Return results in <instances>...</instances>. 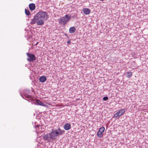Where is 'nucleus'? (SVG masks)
<instances>
[{"label": "nucleus", "mask_w": 148, "mask_h": 148, "mask_svg": "<svg viewBox=\"0 0 148 148\" xmlns=\"http://www.w3.org/2000/svg\"><path fill=\"white\" fill-rule=\"evenodd\" d=\"M48 15L46 12L40 11L34 16L33 18L31 20L30 23L34 24L36 23L37 25H42L44 24L43 20L45 18H47Z\"/></svg>", "instance_id": "obj_1"}, {"label": "nucleus", "mask_w": 148, "mask_h": 148, "mask_svg": "<svg viewBox=\"0 0 148 148\" xmlns=\"http://www.w3.org/2000/svg\"><path fill=\"white\" fill-rule=\"evenodd\" d=\"M71 16L67 14L65 15L64 16L60 18L59 20V23L62 25H65L70 19Z\"/></svg>", "instance_id": "obj_2"}, {"label": "nucleus", "mask_w": 148, "mask_h": 148, "mask_svg": "<svg viewBox=\"0 0 148 148\" xmlns=\"http://www.w3.org/2000/svg\"><path fill=\"white\" fill-rule=\"evenodd\" d=\"M26 55L28 57L27 60L28 62H33L34 61L36 60V57L34 54L29 53H27Z\"/></svg>", "instance_id": "obj_3"}, {"label": "nucleus", "mask_w": 148, "mask_h": 148, "mask_svg": "<svg viewBox=\"0 0 148 148\" xmlns=\"http://www.w3.org/2000/svg\"><path fill=\"white\" fill-rule=\"evenodd\" d=\"M125 112L124 109H122L118 111L114 115V117L118 118L119 116L122 115Z\"/></svg>", "instance_id": "obj_4"}, {"label": "nucleus", "mask_w": 148, "mask_h": 148, "mask_svg": "<svg viewBox=\"0 0 148 148\" xmlns=\"http://www.w3.org/2000/svg\"><path fill=\"white\" fill-rule=\"evenodd\" d=\"M105 129L104 127H102L99 128L97 134V136L99 138H101L102 137V133L104 132Z\"/></svg>", "instance_id": "obj_5"}, {"label": "nucleus", "mask_w": 148, "mask_h": 148, "mask_svg": "<svg viewBox=\"0 0 148 148\" xmlns=\"http://www.w3.org/2000/svg\"><path fill=\"white\" fill-rule=\"evenodd\" d=\"M54 132V130H52V132L51 133H49V137L50 138L53 139L56 138V136L55 134V133Z\"/></svg>", "instance_id": "obj_6"}, {"label": "nucleus", "mask_w": 148, "mask_h": 148, "mask_svg": "<svg viewBox=\"0 0 148 148\" xmlns=\"http://www.w3.org/2000/svg\"><path fill=\"white\" fill-rule=\"evenodd\" d=\"M82 11L86 15L89 14L90 13V10L88 8H84L82 10Z\"/></svg>", "instance_id": "obj_7"}, {"label": "nucleus", "mask_w": 148, "mask_h": 148, "mask_svg": "<svg viewBox=\"0 0 148 148\" xmlns=\"http://www.w3.org/2000/svg\"><path fill=\"white\" fill-rule=\"evenodd\" d=\"M29 7L30 9L32 11L35 10L36 8L35 5L33 3H30L29 5Z\"/></svg>", "instance_id": "obj_8"}, {"label": "nucleus", "mask_w": 148, "mask_h": 148, "mask_svg": "<svg viewBox=\"0 0 148 148\" xmlns=\"http://www.w3.org/2000/svg\"><path fill=\"white\" fill-rule=\"evenodd\" d=\"M47 80V78L45 76H41L39 79V81L42 83H43Z\"/></svg>", "instance_id": "obj_9"}, {"label": "nucleus", "mask_w": 148, "mask_h": 148, "mask_svg": "<svg viewBox=\"0 0 148 148\" xmlns=\"http://www.w3.org/2000/svg\"><path fill=\"white\" fill-rule=\"evenodd\" d=\"M71 125L70 124L67 123L65 124L64 128L66 130H68L71 128Z\"/></svg>", "instance_id": "obj_10"}, {"label": "nucleus", "mask_w": 148, "mask_h": 148, "mask_svg": "<svg viewBox=\"0 0 148 148\" xmlns=\"http://www.w3.org/2000/svg\"><path fill=\"white\" fill-rule=\"evenodd\" d=\"M69 32L71 34L74 33L76 31V29L74 27H71L69 29Z\"/></svg>", "instance_id": "obj_11"}, {"label": "nucleus", "mask_w": 148, "mask_h": 148, "mask_svg": "<svg viewBox=\"0 0 148 148\" xmlns=\"http://www.w3.org/2000/svg\"><path fill=\"white\" fill-rule=\"evenodd\" d=\"M36 103H37L38 105H40V106H47V105L46 104H44L42 103V102L41 101H40L39 100H37L36 101Z\"/></svg>", "instance_id": "obj_12"}, {"label": "nucleus", "mask_w": 148, "mask_h": 148, "mask_svg": "<svg viewBox=\"0 0 148 148\" xmlns=\"http://www.w3.org/2000/svg\"><path fill=\"white\" fill-rule=\"evenodd\" d=\"M49 137V135L48 134L44 136L43 139L45 140H47Z\"/></svg>", "instance_id": "obj_13"}, {"label": "nucleus", "mask_w": 148, "mask_h": 148, "mask_svg": "<svg viewBox=\"0 0 148 148\" xmlns=\"http://www.w3.org/2000/svg\"><path fill=\"white\" fill-rule=\"evenodd\" d=\"M54 132L55 133V134H56V136H58L59 135L58 131L57 130H54Z\"/></svg>", "instance_id": "obj_14"}, {"label": "nucleus", "mask_w": 148, "mask_h": 148, "mask_svg": "<svg viewBox=\"0 0 148 148\" xmlns=\"http://www.w3.org/2000/svg\"><path fill=\"white\" fill-rule=\"evenodd\" d=\"M58 132L59 135H62L64 132V131H62L61 130L60 128L58 129Z\"/></svg>", "instance_id": "obj_15"}, {"label": "nucleus", "mask_w": 148, "mask_h": 148, "mask_svg": "<svg viewBox=\"0 0 148 148\" xmlns=\"http://www.w3.org/2000/svg\"><path fill=\"white\" fill-rule=\"evenodd\" d=\"M25 14L27 15H28L30 14V12L29 11L26 9H25Z\"/></svg>", "instance_id": "obj_16"}, {"label": "nucleus", "mask_w": 148, "mask_h": 148, "mask_svg": "<svg viewBox=\"0 0 148 148\" xmlns=\"http://www.w3.org/2000/svg\"><path fill=\"white\" fill-rule=\"evenodd\" d=\"M108 99V97H105L103 98V100L104 101L107 100Z\"/></svg>", "instance_id": "obj_17"}, {"label": "nucleus", "mask_w": 148, "mask_h": 148, "mask_svg": "<svg viewBox=\"0 0 148 148\" xmlns=\"http://www.w3.org/2000/svg\"><path fill=\"white\" fill-rule=\"evenodd\" d=\"M67 43L69 44H70L71 43V41L70 40L68 41L67 42Z\"/></svg>", "instance_id": "obj_18"}, {"label": "nucleus", "mask_w": 148, "mask_h": 148, "mask_svg": "<svg viewBox=\"0 0 148 148\" xmlns=\"http://www.w3.org/2000/svg\"><path fill=\"white\" fill-rule=\"evenodd\" d=\"M132 75V73L130 72V77Z\"/></svg>", "instance_id": "obj_19"}, {"label": "nucleus", "mask_w": 148, "mask_h": 148, "mask_svg": "<svg viewBox=\"0 0 148 148\" xmlns=\"http://www.w3.org/2000/svg\"><path fill=\"white\" fill-rule=\"evenodd\" d=\"M38 42H37V43H36V44H35V45H37V44H38Z\"/></svg>", "instance_id": "obj_20"}]
</instances>
